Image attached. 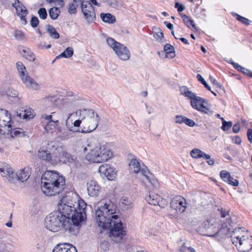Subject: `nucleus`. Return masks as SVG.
I'll list each match as a JSON object with an SVG mask.
<instances>
[{"label": "nucleus", "mask_w": 252, "mask_h": 252, "mask_svg": "<svg viewBox=\"0 0 252 252\" xmlns=\"http://www.w3.org/2000/svg\"><path fill=\"white\" fill-rule=\"evenodd\" d=\"M117 207L111 201L102 200L98 205L95 211L96 221L99 226L109 230V236L119 243L126 234L123 224L116 215Z\"/></svg>", "instance_id": "obj_1"}, {"label": "nucleus", "mask_w": 252, "mask_h": 252, "mask_svg": "<svg viewBox=\"0 0 252 252\" xmlns=\"http://www.w3.org/2000/svg\"><path fill=\"white\" fill-rule=\"evenodd\" d=\"M61 202L58 210L80 227L86 219V203L83 201L76 202L69 196L63 197Z\"/></svg>", "instance_id": "obj_2"}, {"label": "nucleus", "mask_w": 252, "mask_h": 252, "mask_svg": "<svg viewBox=\"0 0 252 252\" xmlns=\"http://www.w3.org/2000/svg\"><path fill=\"white\" fill-rule=\"evenodd\" d=\"M46 228L52 232L59 231L63 227L69 235H75L79 232L80 227L72 222L70 218L58 210L50 213L44 220Z\"/></svg>", "instance_id": "obj_3"}, {"label": "nucleus", "mask_w": 252, "mask_h": 252, "mask_svg": "<svg viewBox=\"0 0 252 252\" xmlns=\"http://www.w3.org/2000/svg\"><path fill=\"white\" fill-rule=\"evenodd\" d=\"M41 189L47 196H52L59 194L64 189L65 181L63 176L57 172L46 171L41 179Z\"/></svg>", "instance_id": "obj_4"}, {"label": "nucleus", "mask_w": 252, "mask_h": 252, "mask_svg": "<svg viewBox=\"0 0 252 252\" xmlns=\"http://www.w3.org/2000/svg\"><path fill=\"white\" fill-rule=\"evenodd\" d=\"M89 152L86 155V158L90 162L101 163L107 161L112 156L109 149L101 145L96 141L89 142L87 147L84 148V151Z\"/></svg>", "instance_id": "obj_5"}, {"label": "nucleus", "mask_w": 252, "mask_h": 252, "mask_svg": "<svg viewBox=\"0 0 252 252\" xmlns=\"http://www.w3.org/2000/svg\"><path fill=\"white\" fill-rule=\"evenodd\" d=\"M184 90L182 94L190 99V105L192 107L202 113L206 114L208 116H212L214 112L207 106V100L201 97L197 96L186 87H184Z\"/></svg>", "instance_id": "obj_6"}, {"label": "nucleus", "mask_w": 252, "mask_h": 252, "mask_svg": "<svg viewBox=\"0 0 252 252\" xmlns=\"http://www.w3.org/2000/svg\"><path fill=\"white\" fill-rule=\"evenodd\" d=\"M89 116L83 119L82 126L77 130L81 133H89L95 130L98 126L99 121V117L97 113L92 110L88 111Z\"/></svg>", "instance_id": "obj_7"}, {"label": "nucleus", "mask_w": 252, "mask_h": 252, "mask_svg": "<svg viewBox=\"0 0 252 252\" xmlns=\"http://www.w3.org/2000/svg\"><path fill=\"white\" fill-rule=\"evenodd\" d=\"M219 227V220L212 218L202 222L198 227V231L202 235L214 237L216 231Z\"/></svg>", "instance_id": "obj_8"}, {"label": "nucleus", "mask_w": 252, "mask_h": 252, "mask_svg": "<svg viewBox=\"0 0 252 252\" xmlns=\"http://www.w3.org/2000/svg\"><path fill=\"white\" fill-rule=\"evenodd\" d=\"M106 42L107 44L113 49L119 59L123 61L129 60L130 53L128 48L124 44L116 41L111 37L108 38Z\"/></svg>", "instance_id": "obj_9"}, {"label": "nucleus", "mask_w": 252, "mask_h": 252, "mask_svg": "<svg viewBox=\"0 0 252 252\" xmlns=\"http://www.w3.org/2000/svg\"><path fill=\"white\" fill-rule=\"evenodd\" d=\"M19 76L26 87L34 90L39 89V85L28 73H26V69L23 63L21 62L16 63Z\"/></svg>", "instance_id": "obj_10"}, {"label": "nucleus", "mask_w": 252, "mask_h": 252, "mask_svg": "<svg viewBox=\"0 0 252 252\" xmlns=\"http://www.w3.org/2000/svg\"><path fill=\"white\" fill-rule=\"evenodd\" d=\"M129 166L135 173L140 172L141 174L151 184H153V174L150 173L147 167H142L140 161L137 159L133 158L130 160Z\"/></svg>", "instance_id": "obj_11"}, {"label": "nucleus", "mask_w": 252, "mask_h": 252, "mask_svg": "<svg viewBox=\"0 0 252 252\" xmlns=\"http://www.w3.org/2000/svg\"><path fill=\"white\" fill-rule=\"evenodd\" d=\"M232 219V218H230L229 220L227 218H226V221H223L221 225V227L220 226L219 228H218L214 238L220 240L225 239L228 236L231 228L228 227V225H229L230 226L232 225L231 224L233 223Z\"/></svg>", "instance_id": "obj_12"}, {"label": "nucleus", "mask_w": 252, "mask_h": 252, "mask_svg": "<svg viewBox=\"0 0 252 252\" xmlns=\"http://www.w3.org/2000/svg\"><path fill=\"white\" fill-rule=\"evenodd\" d=\"M170 205L172 209L182 213L185 211L187 208L186 200L181 196L177 195L171 199Z\"/></svg>", "instance_id": "obj_13"}, {"label": "nucleus", "mask_w": 252, "mask_h": 252, "mask_svg": "<svg viewBox=\"0 0 252 252\" xmlns=\"http://www.w3.org/2000/svg\"><path fill=\"white\" fill-rule=\"evenodd\" d=\"M82 11L87 22L91 23L95 20V13L93 6L90 2H86L82 4Z\"/></svg>", "instance_id": "obj_14"}, {"label": "nucleus", "mask_w": 252, "mask_h": 252, "mask_svg": "<svg viewBox=\"0 0 252 252\" xmlns=\"http://www.w3.org/2000/svg\"><path fill=\"white\" fill-rule=\"evenodd\" d=\"M0 173L2 176L7 178L11 183H15L16 181H19L18 173L14 172L12 168L7 165L0 167Z\"/></svg>", "instance_id": "obj_15"}, {"label": "nucleus", "mask_w": 252, "mask_h": 252, "mask_svg": "<svg viewBox=\"0 0 252 252\" xmlns=\"http://www.w3.org/2000/svg\"><path fill=\"white\" fill-rule=\"evenodd\" d=\"M146 199L149 204L155 206L158 205L161 208H164L167 204V202L165 199L152 192H149V195L146 197Z\"/></svg>", "instance_id": "obj_16"}, {"label": "nucleus", "mask_w": 252, "mask_h": 252, "mask_svg": "<svg viewBox=\"0 0 252 252\" xmlns=\"http://www.w3.org/2000/svg\"><path fill=\"white\" fill-rule=\"evenodd\" d=\"M248 231H245L244 228L239 227L234 229L230 236L232 243L235 246H237L239 240L249 236Z\"/></svg>", "instance_id": "obj_17"}, {"label": "nucleus", "mask_w": 252, "mask_h": 252, "mask_svg": "<svg viewBox=\"0 0 252 252\" xmlns=\"http://www.w3.org/2000/svg\"><path fill=\"white\" fill-rule=\"evenodd\" d=\"M236 247L240 252H249L252 249V236L249 235L239 240Z\"/></svg>", "instance_id": "obj_18"}, {"label": "nucleus", "mask_w": 252, "mask_h": 252, "mask_svg": "<svg viewBox=\"0 0 252 252\" xmlns=\"http://www.w3.org/2000/svg\"><path fill=\"white\" fill-rule=\"evenodd\" d=\"M52 252H77L76 248L69 243L59 244L54 248Z\"/></svg>", "instance_id": "obj_19"}, {"label": "nucleus", "mask_w": 252, "mask_h": 252, "mask_svg": "<svg viewBox=\"0 0 252 252\" xmlns=\"http://www.w3.org/2000/svg\"><path fill=\"white\" fill-rule=\"evenodd\" d=\"M221 178L225 182L229 184L237 187L239 185V182L237 180L234 179L230 175L229 172L226 170H222L220 172Z\"/></svg>", "instance_id": "obj_20"}, {"label": "nucleus", "mask_w": 252, "mask_h": 252, "mask_svg": "<svg viewBox=\"0 0 252 252\" xmlns=\"http://www.w3.org/2000/svg\"><path fill=\"white\" fill-rule=\"evenodd\" d=\"M100 187L95 181H91L87 184V190L89 195L91 196H97L99 192Z\"/></svg>", "instance_id": "obj_21"}, {"label": "nucleus", "mask_w": 252, "mask_h": 252, "mask_svg": "<svg viewBox=\"0 0 252 252\" xmlns=\"http://www.w3.org/2000/svg\"><path fill=\"white\" fill-rule=\"evenodd\" d=\"M35 116L34 111L30 107H28L22 111L21 112H17V116L20 119H23L26 120H30L33 118Z\"/></svg>", "instance_id": "obj_22"}, {"label": "nucleus", "mask_w": 252, "mask_h": 252, "mask_svg": "<svg viewBox=\"0 0 252 252\" xmlns=\"http://www.w3.org/2000/svg\"><path fill=\"white\" fill-rule=\"evenodd\" d=\"M65 151L62 147H58L56 149L54 152V156L53 160L55 163H63L64 161V153Z\"/></svg>", "instance_id": "obj_23"}, {"label": "nucleus", "mask_w": 252, "mask_h": 252, "mask_svg": "<svg viewBox=\"0 0 252 252\" xmlns=\"http://www.w3.org/2000/svg\"><path fill=\"white\" fill-rule=\"evenodd\" d=\"M37 156L41 160L46 162L53 160L51 153L44 147H41L39 149Z\"/></svg>", "instance_id": "obj_24"}, {"label": "nucleus", "mask_w": 252, "mask_h": 252, "mask_svg": "<svg viewBox=\"0 0 252 252\" xmlns=\"http://www.w3.org/2000/svg\"><path fill=\"white\" fill-rule=\"evenodd\" d=\"M15 8L16 10V13L20 18L21 21L24 25H26L27 23L26 16L28 14L26 7L22 3H20V5L15 6Z\"/></svg>", "instance_id": "obj_25"}, {"label": "nucleus", "mask_w": 252, "mask_h": 252, "mask_svg": "<svg viewBox=\"0 0 252 252\" xmlns=\"http://www.w3.org/2000/svg\"><path fill=\"white\" fill-rule=\"evenodd\" d=\"M119 204L121 209L124 211H127L132 208V202L127 197H122L119 201Z\"/></svg>", "instance_id": "obj_26"}, {"label": "nucleus", "mask_w": 252, "mask_h": 252, "mask_svg": "<svg viewBox=\"0 0 252 252\" xmlns=\"http://www.w3.org/2000/svg\"><path fill=\"white\" fill-rule=\"evenodd\" d=\"M190 156L194 158H203L205 159H209L210 158L209 155L205 154L199 149H194L190 152Z\"/></svg>", "instance_id": "obj_27"}, {"label": "nucleus", "mask_w": 252, "mask_h": 252, "mask_svg": "<svg viewBox=\"0 0 252 252\" xmlns=\"http://www.w3.org/2000/svg\"><path fill=\"white\" fill-rule=\"evenodd\" d=\"M64 155V161L63 163L69 164V165L72 164L75 166H77L76 157L74 155H71L69 153L65 151Z\"/></svg>", "instance_id": "obj_28"}, {"label": "nucleus", "mask_w": 252, "mask_h": 252, "mask_svg": "<svg viewBox=\"0 0 252 252\" xmlns=\"http://www.w3.org/2000/svg\"><path fill=\"white\" fill-rule=\"evenodd\" d=\"M101 19L105 23L113 24L116 21L115 17L110 13H103L100 14Z\"/></svg>", "instance_id": "obj_29"}, {"label": "nucleus", "mask_w": 252, "mask_h": 252, "mask_svg": "<svg viewBox=\"0 0 252 252\" xmlns=\"http://www.w3.org/2000/svg\"><path fill=\"white\" fill-rule=\"evenodd\" d=\"M47 32L49 33L50 37L53 39H58L60 38V34L57 32L55 28L50 25H47L46 26Z\"/></svg>", "instance_id": "obj_30"}, {"label": "nucleus", "mask_w": 252, "mask_h": 252, "mask_svg": "<svg viewBox=\"0 0 252 252\" xmlns=\"http://www.w3.org/2000/svg\"><path fill=\"white\" fill-rule=\"evenodd\" d=\"M181 16L185 24L188 28H190V27L191 26L192 28L196 30V27L193 20L191 18L185 14L182 15Z\"/></svg>", "instance_id": "obj_31"}, {"label": "nucleus", "mask_w": 252, "mask_h": 252, "mask_svg": "<svg viewBox=\"0 0 252 252\" xmlns=\"http://www.w3.org/2000/svg\"><path fill=\"white\" fill-rule=\"evenodd\" d=\"M153 36L157 40L159 39V41L160 42H162L163 41H165L164 39L163 33L159 28L155 27L153 28Z\"/></svg>", "instance_id": "obj_32"}, {"label": "nucleus", "mask_w": 252, "mask_h": 252, "mask_svg": "<svg viewBox=\"0 0 252 252\" xmlns=\"http://www.w3.org/2000/svg\"><path fill=\"white\" fill-rule=\"evenodd\" d=\"M73 54V49L72 47H67L65 51L61 54L56 57V59L61 58H69L72 56Z\"/></svg>", "instance_id": "obj_33"}, {"label": "nucleus", "mask_w": 252, "mask_h": 252, "mask_svg": "<svg viewBox=\"0 0 252 252\" xmlns=\"http://www.w3.org/2000/svg\"><path fill=\"white\" fill-rule=\"evenodd\" d=\"M22 55L24 57L30 61L33 62L35 59L34 54L29 48L23 49Z\"/></svg>", "instance_id": "obj_34"}, {"label": "nucleus", "mask_w": 252, "mask_h": 252, "mask_svg": "<svg viewBox=\"0 0 252 252\" xmlns=\"http://www.w3.org/2000/svg\"><path fill=\"white\" fill-rule=\"evenodd\" d=\"M59 122L58 120H56L53 122H47V124L44 126V129L47 132L51 133L53 130L56 127L57 123Z\"/></svg>", "instance_id": "obj_35"}, {"label": "nucleus", "mask_w": 252, "mask_h": 252, "mask_svg": "<svg viewBox=\"0 0 252 252\" xmlns=\"http://www.w3.org/2000/svg\"><path fill=\"white\" fill-rule=\"evenodd\" d=\"M60 10L57 7H52L49 10V16L52 20L57 19L60 14Z\"/></svg>", "instance_id": "obj_36"}, {"label": "nucleus", "mask_w": 252, "mask_h": 252, "mask_svg": "<svg viewBox=\"0 0 252 252\" xmlns=\"http://www.w3.org/2000/svg\"><path fill=\"white\" fill-rule=\"evenodd\" d=\"M18 176L19 181L21 182H24L28 179L30 177V175L27 171H26L25 169H22L20 170L19 173H18Z\"/></svg>", "instance_id": "obj_37"}, {"label": "nucleus", "mask_w": 252, "mask_h": 252, "mask_svg": "<svg viewBox=\"0 0 252 252\" xmlns=\"http://www.w3.org/2000/svg\"><path fill=\"white\" fill-rule=\"evenodd\" d=\"M232 14L234 17H235L236 18V19L238 21L241 22L243 24H244L246 26L249 25L251 23V21H250V20H249L248 19H247L244 17H243L241 15L238 14L236 13H232Z\"/></svg>", "instance_id": "obj_38"}, {"label": "nucleus", "mask_w": 252, "mask_h": 252, "mask_svg": "<svg viewBox=\"0 0 252 252\" xmlns=\"http://www.w3.org/2000/svg\"><path fill=\"white\" fill-rule=\"evenodd\" d=\"M109 180L112 181L116 177V171L115 169L113 167L110 166L108 169L107 172L105 175Z\"/></svg>", "instance_id": "obj_39"}, {"label": "nucleus", "mask_w": 252, "mask_h": 252, "mask_svg": "<svg viewBox=\"0 0 252 252\" xmlns=\"http://www.w3.org/2000/svg\"><path fill=\"white\" fill-rule=\"evenodd\" d=\"M71 131L79 132V131H78L77 129H73V128H72V127L69 130H65L63 132L62 139V140H66V139H67L72 137L73 133L71 132Z\"/></svg>", "instance_id": "obj_40"}, {"label": "nucleus", "mask_w": 252, "mask_h": 252, "mask_svg": "<svg viewBox=\"0 0 252 252\" xmlns=\"http://www.w3.org/2000/svg\"><path fill=\"white\" fill-rule=\"evenodd\" d=\"M164 51L166 54L170 55L171 58L175 56L174 47L170 44L167 43L164 46Z\"/></svg>", "instance_id": "obj_41"}, {"label": "nucleus", "mask_w": 252, "mask_h": 252, "mask_svg": "<svg viewBox=\"0 0 252 252\" xmlns=\"http://www.w3.org/2000/svg\"><path fill=\"white\" fill-rule=\"evenodd\" d=\"M234 65L235 66H236V68H239L238 71H241L243 74L252 78V72L250 70L241 66L239 64H234Z\"/></svg>", "instance_id": "obj_42"}, {"label": "nucleus", "mask_w": 252, "mask_h": 252, "mask_svg": "<svg viewBox=\"0 0 252 252\" xmlns=\"http://www.w3.org/2000/svg\"><path fill=\"white\" fill-rule=\"evenodd\" d=\"M38 14L40 19H45L47 17V13L45 8H40L38 10Z\"/></svg>", "instance_id": "obj_43"}, {"label": "nucleus", "mask_w": 252, "mask_h": 252, "mask_svg": "<svg viewBox=\"0 0 252 252\" xmlns=\"http://www.w3.org/2000/svg\"><path fill=\"white\" fill-rule=\"evenodd\" d=\"M78 6L79 5H76L74 2L70 3L68 5V12L70 14H75L77 12L76 7Z\"/></svg>", "instance_id": "obj_44"}, {"label": "nucleus", "mask_w": 252, "mask_h": 252, "mask_svg": "<svg viewBox=\"0 0 252 252\" xmlns=\"http://www.w3.org/2000/svg\"><path fill=\"white\" fill-rule=\"evenodd\" d=\"M6 93L7 95L13 97H17L18 94L17 91L12 88H8L6 91Z\"/></svg>", "instance_id": "obj_45"}, {"label": "nucleus", "mask_w": 252, "mask_h": 252, "mask_svg": "<svg viewBox=\"0 0 252 252\" xmlns=\"http://www.w3.org/2000/svg\"><path fill=\"white\" fill-rule=\"evenodd\" d=\"M218 211L220 212V216L222 218H224L226 216H229V209H226L223 208H220L218 209Z\"/></svg>", "instance_id": "obj_46"}, {"label": "nucleus", "mask_w": 252, "mask_h": 252, "mask_svg": "<svg viewBox=\"0 0 252 252\" xmlns=\"http://www.w3.org/2000/svg\"><path fill=\"white\" fill-rule=\"evenodd\" d=\"M110 166L109 165L102 164L101 166H100V167L98 169V171L101 174H103L104 175H105V174H106V173L107 172V170L110 167Z\"/></svg>", "instance_id": "obj_47"}, {"label": "nucleus", "mask_w": 252, "mask_h": 252, "mask_svg": "<svg viewBox=\"0 0 252 252\" xmlns=\"http://www.w3.org/2000/svg\"><path fill=\"white\" fill-rule=\"evenodd\" d=\"M186 117L183 115H176L175 117V122L179 124L185 123Z\"/></svg>", "instance_id": "obj_48"}, {"label": "nucleus", "mask_w": 252, "mask_h": 252, "mask_svg": "<svg viewBox=\"0 0 252 252\" xmlns=\"http://www.w3.org/2000/svg\"><path fill=\"white\" fill-rule=\"evenodd\" d=\"M232 126V122H224L223 123V125H222L221 128L223 131H227Z\"/></svg>", "instance_id": "obj_49"}, {"label": "nucleus", "mask_w": 252, "mask_h": 252, "mask_svg": "<svg viewBox=\"0 0 252 252\" xmlns=\"http://www.w3.org/2000/svg\"><path fill=\"white\" fill-rule=\"evenodd\" d=\"M14 37L16 39L21 40L24 38V33L21 31L16 30L14 33Z\"/></svg>", "instance_id": "obj_50"}, {"label": "nucleus", "mask_w": 252, "mask_h": 252, "mask_svg": "<svg viewBox=\"0 0 252 252\" xmlns=\"http://www.w3.org/2000/svg\"><path fill=\"white\" fill-rule=\"evenodd\" d=\"M30 23L32 28H36L39 24L38 19L37 17L33 16L31 18Z\"/></svg>", "instance_id": "obj_51"}, {"label": "nucleus", "mask_w": 252, "mask_h": 252, "mask_svg": "<svg viewBox=\"0 0 252 252\" xmlns=\"http://www.w3.org/2000/svg\"><path fill=\"white\" fill-rule=\"evenodd\" d=\"M13 122L12 121V126L13 128L11 129V132L8 134H10L12 137L17 136L21 133V132L19 130H16V127L13 125Z\"/></svg>", "instance_id": "obj_52"}, {"label": "nucleus", "mask_w": 252, "mask_h": 252, "mask_svg": "<svg viewBox=\"0 0 252 252\" xmlns=\"http://www.w3.org/2000/svg\"><path fill=\"white\" fill-rule=\"evenodd\" d=\"M105 2L107 3V4L113 7H115L118 5L117 0H105Z\"/></svg>", "instance_id": "obj_53"}, {"label": "nucleus", "mask_w": 252, "mask_h": 252, "mask_svg": "<svg viewBox=\"0 0 252 252\" xmlns=\"http://www.w3.org/2000/svg\"><path fill=\"white\" fill-rule=\"evenodd\" d=\"M185 124L190 127H193L196 125L195 122L187 117H186Z\"/></svg>", "instance_id": "obj_54"}, {"label": "nucleus", "mask_w": 252, "mask_h": 252, "mask_svg": "<svg viewBox=\"0 0 252 252\" xmlns=\"http://www.w3.org/2000/svg\"><path fill=\"white\" fill-rule=\"evenodd\" d=\"M175 7L177 9L179 12H181L184 10L185 7L182 4L178 2H176L175 3Z\"/></svg>", "instance_id": "obj_55"}, {"label": "nucleus", "mask_w": 252, "mask_h": 252, "mask_svg": "<svg viewBox=\"0 0 252 252\" xmlns=\"http://www.w3.org/2000/svg\"><path fill=\"white\" fill-rule=\"evenodd\" d=\"M233 131L235 133H237L239 132L240 129V125L239 123H237L235 124L233 126Z\"/></svg>", "instance_id": "obj_56"}, {"label": "nucleus", "mask_w": 252, "mask_h": 252, "mask_svg": "<svg viewBox=\"0 0 252 252\" xmlns=\"http://www.w3.org/2000/svg\"><path fill=\"white\" fill-rule=\"evenodd\" d=\"M42 118L47 121V122H53L54 120H52V116L51 115H47L46 114H43L42 115Z\"/></svg>", "instance_id": "obj_57"}, {"label": "nucleus", "mask_w": 252, "mask_h": 252, "mask_svg": "<svg viewBox=\"0 0 252 252\" xmlns=\"http://www.w3.org/2000/svg\"><path fill=\"white\" fill-rule=\"evenodd\" d=\"M247 137L250 143H252V129L249 128L247 130Z\"/></svg>", "instance_id": "obj_58"}, {"label": "nucleus", "mask_w": 252, "mask_h": 252, "mask_svg": "<svg viewBox=\"0 0 252 252\" xmlns=\"http://www.w3.org/2000/svg\"><path fill=\"white\" fill-rule=\"evenodd\" d=\"M100 247L104 249L105 251L109 250V244L107 242H102L100 244Z\"/></svg>", "instance_id": "obj_59"}, {"label": "nucleus", "mask_w": 252, "mask_h": 252, "mask_svg": "<svg viewBox=\"0 0 252 252\" xmlns=\"http://www.w3.org/2000/svg\"><path fill=\"white\" fill-rule=\"evenodd\" d=\"M82 122H83V120H76L74 122V123H73L74 126L76 127H78L77 129L79 128L80 129H81L80 126L81 124H82Z\"/></svg>", "instance_id": "obj_60"}, {"label": "nucleus", "mask_w": 252, "mask_h": 252, "mask_svg": "<svg viewBox=\"0 0 252 252\" xmlns=\"http://www.w3.org/2000/svg\"><path fill=\"white\" fill-rule=\"evenodd\" d=\"M196 77L198 80L203 85H204L207 83L200 74H197Z\"/></svg>", "instance_id": "obj_61"}, {"label": "nucleus", "mask_w": 252, "mask_h": 252, "mask_svg": "<svg viewBox=\"0 0 252 252\" xmlns=\"http://www.w3.org/2000/svg\"><path fill=\"white\" fill-rule=\"evenodd\" d=\"M232 140L233 143L236 144H240L242 142L241 139L238 136H235Z\"/></svg>", "instance_id": "obj_62"}, {"label": "nucleus", "mask_w": 252, "mask_h": 252, "mask_svg": "<svg viewBox=\"0 0 252 252\" xmlns=\"http://www.w3.org/2000/svg\"><path fill=\"white\" fill-rule=\"evenodd\" d=\"M164 24L165 25L167 28H168L170 30H173V25L170 23H168L166 21L164 22Z\"/></svg>", "instance_id": "obj_63"}, {"label": "nucleus", "mask_w": 252, "mask_h": 252, "mask_svg": "<svg viewBox=\"0 0 252 252\" xmlns=\"http://www.w3.org/2000/svg\"><path fill=\"white\" fill-rule=\"evenodd\" d=\"M184 252H195V250L192 247H188L186 249V251H184Z\"/></svg>", "instance_id": "obj_64"}]
</instances>
